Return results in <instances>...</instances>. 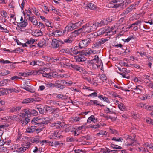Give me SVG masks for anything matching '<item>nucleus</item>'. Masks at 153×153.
Listing matches in <instances>:
<instances>
[{"instance_id":"obj_10","label":"nucleus","mask_w":153,"mask_h":153,"mask_svg":"<svg viewBox=\"0 0 153 153\" xmlns=\"http://www.w3.org/2000/svg\"><path fill=\"white\" fill-rule=\"evenodd\" d=\"M74 59L76 60V61L78 62L84 61L86 59V58L84 56L82 53L75 56Z\"/></svg>"},{"instance_id":"obj_52","label":"nucleus","mask_w":153,"mask_h":153,"mask_svg":"<svg viewBox=\"0 0 153 153\" xmlns=\"http://www.w3.org/2000/svg\"><path fill=\"white\" fill-rule=\"evenodd\" d=\"M83 78L84 79L87 81L89 83H91V80L89 77H86L83 76Z\"/></svg>"},{"instance_id":"obj_62","label":"nucleus","mask_w":153,"mask_h":153,"mask_svg":"<svg viewBox=\"0 0 153 153\" xmlns=\"http://www.w3.org/2000/svg\"><path fill=\"white\" fill-rule=\"evenodd\" d=\"M78 31H77L76 30L72 32L71 33V35L72 36L76 37L78 36L79 34H78Z\"/></svg>"},{"instance_id":"obj_17","label":"nucleus","mask_w":153,"mask_h":153,"mask_svg":"<svg viewBox=\"0 0 153 153\" xmlns=\"http://www.w3.org/2000/svg\"><path fill=\"white\" fill-rule=\"evenodd\" d=\"M32 34L35 36H39L42 35V32L40 30H36L32 32Z\"/></svg>"},{"instance_id":"obj_26","label":"nucleus","mask_w":153,"mask_h":153,"mask_svg":"<svg viewBox=\"0 0 153 153\" xmlns=\"http://www.w3.org/2000/svg\"><path fill=\"white\" fill-rule=\"evenodd\" d=\"M19 24L20 25V27H25L28 25V22L26 19H25L22 22L19 23Z\"/></svg>"},{"instance_id":"obj_49","label":"nucleus","mask_w":153,"mask_h":153,"mask_svg":"<svg viewBox=\"0 0 153 153\" xmlns=\"http://www.w3.org/2000/svg\"><path fill=\"white\" fill-rule=\"evenodd\" d=\"M100 116H101L103 117H104L106 118L107 120H108L109 118L111 119V116H108V115L104 114L103 113H101L100 114Z\"/></svg>"},{"instance_id":"obj_15","label":"nucleus","mask_w":153,"mask_h":153,"mask_svg":"<svg viewBox=\"0 0 153 153\" xmlns=\"http://www.w3.org/2000/svg\"><path fill=\"white\" fill-rule=\"evenodd\" d=\"M87 66L88 68L94 70L97 67V65L94 63L92 61H91L87 62Z\"/></svg>"},{"instance_id":"obj_6","label":"nucleus","mask_w":153,"mask_h":153,"mask_svg":"<svg viewBox=\"0 0 153 153\" xmlns=\"http://www.w3.org/2000/svg\"><path fill=\"white\" fill-rule=\"evenodd\" d=\"M39 120L38 117H36L34 118L31 121V123L33 125L36 124L41 125L44 124L46 125L48 124L49 122V120H46L42 121L41 122H39Z\"/></svg>"},{"instance_id":"obj_12","label":"nucleus","mask_w":153,"mask_h":153,"mask_svg":"<svg viewBox=\"0 0 153 153\" xmlns=\"http://www.w3.org/2000/svg\"><path fill=\"white\" fill-rule=\"evenodd\" d=\"M72 48H65L61 49L59 51V53L63 55L65 53L69 54L71 53Z\"/></svg>"},{"instance_id":"obj_16","label":"nucleus","mask_w":153,"mask_h":153,"mask_svg":"<svg viewBox=\"0 0 153 153\" xmlns=\"http://www.w3.org/2000/svg\"><path fill=\"white\" fill-rule=\"evenodd\" d=\"M82 23L80 22H77L74 23H72L71 25L70 26L71 28L72 29H75L78 27L82 25Z\"/></svg>"},{"instance_id":"obj_24","label":"nucleus","mask_w":153,"mask_h":153,"mask_svg":"<svg viewBox=\"0 0 153 153\" xmlns=\"http://www.w3.org/2000/svg\"><path fill=\"white\" fill-rule=\"evenodd\" d=\"M21 109V107L19 106L13 107L10 109L9 111L12 113L17 112L19 111Z\"/></svg>"},{"instance_id":"obj_48","label":"nucleus","mask_w":153,"mask_h":153,"mask_svg":"<svg viewBox=\"0 0 153 153\" xmlns=\"http://www.w3.org/2000/svg\"><path fill=\"white\" fill-rule=\"evenodd\" d=\"M57 111H59L58 108H53L52 113H53L54 114H55L54 115V117H57L59 115V114H56V113H57Z\"/></svg>"},{"instance_id":"obj_50","label":"nucleus","mask_w":153,"mask_h":153,"mask_svg":"<svg viewBox=\"0 0 153 153\" xmlns=\"http://www.w3.org/2000/svg\"><path fill=\"white\" fill-rule=\"evenodd\" d=\"M53 108H52L51 107H46L45 108V111L46 112L47 111H50L52 113Z\"/></svg>"},{"instance_id":"obj_43","label":"nucleus","mask_w":153,"mask_h":153,"mask_svg":"<svg viewBox=\"0 0 153 153\" xmlns=\"http://www.w3.org/2000/svg\"><path fill=\"white\" fill-rule=\"evenodd\" d=\"M101 46L99 42L98 41L97 42H96L94 45L93 48H98Z\"/></svg>"},{"instance_id":"obj_38","label":"nucleus","mask_w":153,"mask_h":153,"mask_svg":"<svg viewBox=\"0 0 153 153\" xmlns=\"http://www.w3.org/2000/svg\"><path fill=\"white\" fill-rule=\"evenodd\" d=\"M126 140L128 141L131 142H135L134 141V138H133L131 136L128 135L126 136Z\"/></svg>"},{"instance_id":"obj_47","label":"nucleus","mask_w":153,"mask_h":153,"mask_svg":"<svg viewBox=\"0 0 153 153\" xmlns=\"http://www.w3.org/2000/svg\"><path fill=\"white\" fill-rule=\"evenodd\" d=\"M94 118V115H91L88 119L87 122L88 123H91L92 121H93V120Z\"/></svg>"},{"instance_id":"obj_3","label":"nucleus","mask_w":153,"mask_h":153,"mask_svg":"<svg viewBox=\"0 0 153 153\" xmlns=\"http://www.w3.org/2000/svg\"><path fill=\"white\" fill-rule=\"evenodd\" d=\"M91 41V40L89 38H88L80 41L79 43V46L80 49L87 46Z\"/></svg>"},{"instance_id":"obj_13","label":"nucleus","mask_w":153,"mask_h":153,"mask_svg":"<svg viewBox=\"0 0 153 153\" xmlns=\"http://www.w3.org/2000/svg\"><path fill=\"white\" fill-rule=\"evenodd\" d=\"M70 66H71L73 68L75 69L77 71H79L80 72L83 71L84 72V73L85 74H87L88 73L84 69L79 67L77 65H71Z\"/></svg>"},{"instance_id":"obj_20","label":"nucleus","mask_w":153,"mask_h":153,"mask_svg":"<svg viewBox=\"0 0 153 153\" xmlns=\"http://www.w3.org/2000/svg\"><path fill=\"white\" fill-rule=\"evenodd\" d=\"M29 20L34 25L36 26L38 24V22L36 19L35 16L29 17Z\"/></svg>"},{"instance_id":"obj_19","label":"nucleus","mask_w":153,"mask_h":153,"mask_svg":"<svg viewBox=\"0 0 153 153\" xmlns=\"http://www.w3.org/2000/svg\"><path fill=\"white\" fill-rule=\"evenodd\" d=\"M44 72V71L43 70H40L38 71L32 70L31 71V75L32 74L34 75H39Z\"/></svg>"},{"instance_id":"obj_55","label":"nucleus","mask_w":153,"mask_h":153,"mask_svg":"<svg viewBox=\"0 0 153 153\" xmlns=\"http://www.w3.org/2000/svg\"><path fill=\"white\" fill-rule=\"evenodd\" d=\"M134 37L132 36H130L128 37L127 39H125V42H129L130 40L131 39H134Z\"/></svg>"},{"instance_id":"obj_23","label":"nucleus","mask_w":153,"mask_h":153,"mask_svg":"<svg viewBox=\"0 0 153 153\" xmlns=\"http://www.w3.org/2000/svg\"><path fill=\"white\" fill-rule=\"evenodd\" d=\"M59 82L60 81L59 80L56 81L55 83L54 84L55 87L63 89L64 88V87L63 85L59 83Z\"/></svg>"},{"instance_id":"obj_18","label":"nucleus","mask_w":153,"mask_h":153,"mask_svg":"<svg viewBox=\"0 0 153 153\" xmlns=\"http://www.w3.org/2000/svg\"><path fill=\"white\" fill-rule=\"evenodd\" d=\"M109 19L107 18L106 19H104L102 20L100 22H99V27H101L102 26L105 25H107L110 21H108Z\"/></svg>"},{"instance_id":"obj_54","label":"nucleus","mask_w":153,"mask_h":153,"mask_svg":"<svg viewBox=\"0 0 153 153\" xmlns=\"http://www.w3.org/2000/svg\"><path fill=\"white\" fill-rule=\"evenodd\" d=\"M137 143L136 142H131V143L127 142L126 143V145L128 146H134L136 145Z\"/></svg>"},{"instance_id":"obj_7","label":"nucleus","mask_w":153,"mask_h":153,"mask_svg":"<svg viewBox=\"0 0 153 153\" xmlns=\"http://www.w3.org/2000/svg\"><path fill=\"white\" fill-rule=\"evenodd\" d=\"M143 87L141 85H137L135 87H132L131 91L137 94H141L143 90Z\"/></svg>"},{"instance_id":"obj_44","label":"nucleus","mask_w":153,"mask_h":153,"mask_svg":"<svg viewBox=\"0 0 153 153\" xmlns=\"http://www.w3.org/2000/svg\"><path fill=\"white\" fill-rule=\"evenodd\" d=\"M146 108H145V109L149 111H151L153 110V105L152 106L148 105L146 104Z\"/></svg>"},{"instance_id":"obj_56","label":"nucleus","mask_w":153,"mask_h":153,"mask_svg":"<svg viewBox=\"0 0 153 153\" xmlns=\"http://www.w3.org/2000/svg\"><path fill=\"white\" fill-rule=\"evenodd\" d=\"M112 140L116 141L122 142V140H123V139L121 138H116V137H114L112 139Z\"/></svg>"},{"instance_id":"obj_22","label":"nucleus","mask_w":153,"mask_h":153,"mask_svg":"<svg viewBox=\"0 0 153 153\" xmlns=\"http://www.w3.org/2000/svg\"><path fill=\"white\" fill-rule=\"evenodd\" d=\"M45 85L47 89H52L55 87V85L54 83H52L49 82H47L45 83Z\"/></svg>"},{"instance_id":"obj_25","label":"nucleus","mask_w":153,"mask_h":153,"mask_svg":"<svg viewBox=\"0 0 153 153\" xmlns=\"http://www.w3.org/2000/svg\"><path fill=\"white\" fill-rule=\"evenodd\" d=\"M35 109H37L38 111H39V113L40 114H44L45 113V107H44L42 108L39 107V106L38 105V106H37L36 107Z\"/></svg>"},{"instance_id":"obj_36","label":"nucleus","mask_w":153,"mask_h":153,"mask_svg":"<svg viewBox=\"0 0 153 153\" xmlns=\"http://www.w3.org/2000/svg\"><path fill=\"white\" fill-rule=\"evenodd\" d=\"M10 72L8 70H2L1 72V74H2V76H5L8 74H10Z\"/></svg>"},{"instance_id":"obj_5","label":"nucleus","mask_w":153,"mask_h":153,"mask_svg":"<svg viewBox=\"0 0 153 153\" xmlns=\"http://www.w3.org/2000/svg\"><path fill=\"white\" fill-rule=\"evenodd\" d=\"M111 29L109 27H105L104 28L100 29L97 32V34L98 35H106L105 34L109 33Z\"/></svg>"},{"instance_id":"obj_61","label":"nucleus","mask_w":153,"mask_h":153,"mask_svg":"<svg viewBox=\"0 0 153 153\" xmlns=\"http://www.w3.org/2000/svg\"><path fill=\"white\" fill-rule=\"evenodd\" d=\"M1 15L3 17L6 18L7 16V13L6 11H1Z\"/></svg>"},{"instance_id":"obj_4","label":"nucleus","mask_w":153,"mask_h":153,"mask_svg":"<svg viewBox=\"0 0 153 153\" xmlns=\"http://www.w3.org/2000/svg\"><path fill=\"white\" fill-rule=\"evenodd\" d=\"M63 132L62 131H56L54 132L53 134L49 136L50 138L51 139H57L62 138L63 136L61 134Z\"/></svg>"},{"instance_id":"obj_41","label":"nucleus","mask_w":153,"mask_h":153,"mask_svg":"<svg viewBox=\"0 0 153 153\" xmlns=\"http://www.w3.org/2000/svg\"><path fill=\"white\" fill-rule=\"evenodd\" d=\"M73 130V128L72 126H69L66 128L65 130V132H72L74 131Z\"/></svg>"},{"instance_id":"obj_42","label":"nucleus","mask_w":153,"mask_h":153,"mask_svg":"<svg viewBox=\"0 0 153 153\" xmlns=\"http://www.w3.org/2000/svg\"><path fill=\"white\" fill-rule=\"evenodd\" d=\"M104 111L106 114H113L114 113L113 111H111V110L108 107H106L104 109Z\"/></svg>"},{"instance_id":"obj_1","label":"nucleus","mask_w":153,"mask_h":153,"mask_svg":"<svg viewBox=\"0 0 153 153\" xmlns=\"http://www.w3.org/2000/svg\"><path fill=\"white\" fill-rule=\"evenodd\" d=\"M91 61H92L94 63H97L96 64L97 65V68H100L101 70H102L103 68V65L102 61L101 59L99 58L98 55H95L94 56V59Z\"/></svg>"},{"instance_id":"obj_46","label":"nucleus","mask_w":153,"mask_h":153,"mask_svg":"<svg viewBox=\"0 0 153 153\" xmlns=\"http://www.w3.org/2000/svg\"><path fill=\"white\" fill-rule=\"evenodd\" d=\"M119 108L122 111H124L125 110V107L122 103L118 105Z\"/></svg>"},{"instance_id":"obj_2","label":"nucleus","mask_w":153,"mask_h":153,"mask_svg":"<svg viewBox=\"0 0 153 153\" xmlns=\"http://www.w3.org/2000/svg\"><path fill=\"white\" fill-rule=\"evenodd\" d=\"M64 42L61 40H57L56 39H53L51 42L52 47L54 49L58 48L60 45L64 44Z\"/></svg>"},{"instance_id":"obj_58","label":"nucleus","mask_w":153,"mask_h":153,"mask_svg":"<svg viewBox=\"0 0 153 153\" xmlns=\"http://www.w3.org/2000/svg\"><path fill=\"white\" fill-rule=\"evenodd\" d=\"M88 97H96L97 96V93L96 92H94L88 95Z\"/></svg>"},{"instance_id":"obj_39","label":"nucleus","mask_w":153,"mask_h":153,"mask_svg":"<svg viewBox=\"0 0 153 153\" xmlns=\"http://www.w3.org/2000/svg\"><path fill=\"white\" fill-rule=\"evenodd\" d=\"M108 40L107 39L102 38L99 39L98 41L101 45L102 44H104L106 41H108Z\"/></svg>"},{"instance_id":"obj_64","label":"nucleus","mask_w":153,"mask_h":153,"mask_svg":"<svg viewBox=\"0 0 153 153\" xmlns=\"http://www.w3.org/2000/svg\"><path fill=\"white\" fill-rule=\"evenodd\" d=\"M37 45L39 47H43V45H44V42L40 41L38 43Z\"/></svg>"},{"instance_id":"obj_32","label":"nucleus","mask_w":153,"mask_h":153,"mask_svg":"<svg viewBox=\"0 0 153 153\" xmlns=\"http://www.w3.org/2000/svg\"><path fill=\"white\" fill-rule=\"evenodd\" d=\"M146 103H143V102H141L137 103V106L139 108H143L145 109L146 108Z\"/></svg>"},{"instance_id":"obj_37","label":"nucleus","mask_w":153,"mask_h":153,"mask_svg":"<svg viewBox=\"0 0 153 153\" xmlns=\"http://www.w3.org/2000/svg\"><path fill=\"white\" fill-rule=\"evenodd\" d=\"M141 22L140 21H137L135 23H133L130 26H129L126 28V29H129L130 28L133 27L135 25H138Z\"/></svg>"},{"instance_id":"obj_29","label":"nucleus","mask_w":153,"mask_h":153,"mask_svg":"<svg viewBox=\"0 0 153 153\" xmlns=\"http://www.w3.org/2000/svg\"><path fill=\"white\" fill-rule=\"evenodd\" d=\"M94 51H93L92 50L90 49V50H89L88 51H83L82 52V54L84 55H85L86 56H89L90 54H92L93 53Z\"/></svg>"},{"instance_id":"obj_59","label":"nucleus","mask_w":153,"mask_h":153,"mask_svg":"<svg viewBox=\"0 0 153 153\" xmlns=\"http://www.w3.org/2000/svg\"><path fill=\"white\" fill-rule=\"evenodd\" d=\"M34 42V39L32 38H31L30 40H28L27 42L26 43L29 44H31L33 43Z\"/></svg>"},{"instance_id":"obj_31","label":"nucleus","mask_w":153,"mask_h":153,"mask_svg":"<svg viewBox=\"0 0 153 153\" xmlns=\"http://www.w3.org/2000/svg\"><path fill=\"white\" fill-rule=\"evenodd\" d=\"M73 41V38L71 36H70L64 40V42L66 43H71Z\"/></svg>"},{"instance_id":"obj_57","label":"nucleus","mask_w":153,"mask_h":153,"mask_svg":"<svg viewBox=\"0 0 153 153\" xmlns=\"http://www.w3.org/2000/svg\"><path fill=\"white\" fill-rule=\"evenodd\" d=\"M106 76L105 75L102 74L101 76L100 79L102 80V81L104 82V81L106 80Z\"/></svg>"},{"instance_id":"obj_27","label":"nucleus","mask_w":153,"mask_h":153,"mask_svg":"<svg viewBox=\"0 0 153 153\" xmlns=\"http://www.w3.org/2000/svg\"><path fill=\"white\" fill-rule=\"evenodd\" d=\"M59 123H60L59 121H57L54 123L51 124L50 126L52 127H55V128H59Z\"/></svg>"},{"instance_id":"obj_34","label":"nucleus","mask_w":153,"mask_h":153,"mask_svg":"<svg viewBox=\"0 0 153 153\" xmlns=\"http://www.w3.org/2000/svg\"><path fill=\"white\" fill-rule=\"evenodd\" d=\"M0 152L3 153H7L8 149L6 147H0Z\"/></svg>"},{"instance_id":"obj_14","label":"nucleus","mask_w":153,"mask_h":153,"mask_svg":"<svg viewBox=\"0 0 153 153\" xmlns=\"http://www.w3.org/2000/svg\"><path fill=\"white\" fill-rule=\"evenodd\" d=\"M30 145V143L29 142H27L25 146H22L19 148H18V151L20 152H23L29 147Z\"/></svg>"},{"instance_id":"obj_8","label":"nucleus","mask_w":153,"mask_h":153,"mask_svg":"<svg viewBox=\"0 0 153 153\" xmlns=\"http://www.w3.org/2000/svg\"><path fill=\"white\" fill-rule=\"evenodd\" d=\"M93 31H95L97 28L99 27V22L94 21H91L88 22Z\"/></svg>"},{"instance_id":"obj_63","label":"nucleus","mask_w":153,"mask_h":153,"mask_svg":"<svg viewBox=\"0 0 153 153\" xmlns=\"http://www.w3.org/2000/svg\"><path fill=\"white\" fill-rule=\"evenodd\" d=\"M42 58H44L47 61H49L50 60H51V58L47 56H42Z\"/></svg>"},{"instance_id":"obj_9","label":"nucleus","mask_w":153,"mask_h":153,"mask_svg":"<svg viewBox=\"0 0 153 153\" xmlns=\"http://www.w3.org/2000/svg\"><path fill=\"white\" fill-rule=\"evenodd\" d=\"M88 25L89 24L88 22L82 27V31L83 32L88 33L93 31L90 26Z\"/></svg>"},{"instance_id":"obj_33","label":"nucleus","mask_w":153,"mask_h":153,"mask_svg":"<svg viewBox=\"0 0 153 153\" xmlns=\"http://www.w3.org/2000/svg\"><path fill=\"white\" fill-rule=\"evenodd\" d=\"M10 80L9 79H4L0 82V86H3L5 85L8 82H10Z\"/></svg>"},{"instance_id":"obj_51","label":"nucleus","mask_w":153,"mask_h":153,"mask_svg":"<svg viewBox=\"0 0 153 153\" xmlns=\"http://www.w3.org/2000/svg\"><path fill=\"white\" fill-rule=\"evenodd\" d=\"M138 4V2H137L136 3H134L133 4H132V5H131L129 7V8H131V10H133V9H135L136 8L135 7L136 6H137Z\"/></svg>"},{"instance_id":"obj_40","label":"nucleus","mask_w":153,"mask_h":153,"mask_svg":"<svg viewBox=\"0 0 153 153\" xmlns=\"http://www.w3.org/2000/svg\"><path fill=\"white\" fill-rule=\"evenodd\" d=\"M30 116L32 115L33 116H36L38 114V112L37 111L34 109L30 110Z\"/></svg>"},{"instance_id":"obj_35","label":"nucleus","mask_w":153,"mask_h":153,"mask_svg":"<svg viewBox=\"0 0 153 153\" xmlns=\"http://www.w3.org/2000/svg\"><path fill=\"white\" fill-rule=\"evenodd\" d=\"M88 7L91 10H96V6L95 5L91 3H90L88 4Z\"/></svg>"},{"instance_id":"obj_21","label":"nucleus","mask_w":153,"mask_h":153,"mask_svg":"<svg viewBox=\"0 0 153 153\" xmlns=\"http://www.w3.org/2000/svg\"><path fill=\"white\" fill-rule=\"evenodd\" d=\"M131 9V8H130L129 7L126 8L120 14V16H123L126 15L128 13L132 11Z\"/></svg>"},{"instance_id":"obj_60","label":"nucleus","mask_w":153,"mask_h":153,"mask_svg":"<svg viewBox=\"0 0 153 153\" xmlns=\"http://www.w3.org/2000/svg\"><path fill=\"white\" fill-rule=\"evenodd\" d=\"M80 52V51H77V50H73L72 49V50H71V53H72L74 55H76L79 53Z\"/></svg>"},{"instance_id":"obj_45","label":"nucleus","mask_w":153,"mask_h":153,"mask_svg":"<svg viewBox=\"0 0 153 153\" xmlns=\"http://www.w3.org/2000/svg\"><path fill=\"white\" fill-rule=\"evenodd\" d=\"M23 111L26 116H28V115L30 116V110L29 111V110L27 109H24Z\"/></svg>"},{"instance_id":"obj_53","label":"nucleus","mask_w":153,"mask_h":153,"mask_svg":"<svg viewBox=\"0 0 153 153\" xmlns=\"http://www.w3.org/2000/svg\"><path fill=\"white\" fill-rule=\"evenodd\" d=\"M49 74H50L51 78L52 77H55L58 76L57 74L55 72H51Z\"/></svg>"},{"instance_id":"obj_30","label":"nucleus","mask_w":153,"mask_h":153,"mask_svg":"<svg viewBox=\"0 0 153 153\" xmlns=\"http://www.w3.org/2000/svg\"><path fill=\"white\" fill-rule=\"evenodd\" d=\"M98 102L97 100H90V102H88V105H99V103H98Z\"/></svg>"},{"instance_id":"obj_11","label":"nucleus","mask_w":153,"mask_h":153,"mask_svg":"<svg viewBox=\"0 0 153 153\" xmlns=\"http://www.w3.org/2000/svg\"><path fill=\"white\" fill-rule=\"evenodd\" d=\"M39 99V98H38L37 99H36V98H28L25 99L22 101V103L23 104H27L29 103L32 102L33 101H38L40 100V99Z\"/></svg>"},{"instance_id":"obj_28","label":"nucleus","mask_w":153,"mask_h":153,"mask_svg":"<svg viewBox=\"0 0 153 153\" xmlns=\"http://www.w3.org/2000/svg\"><path fill=\"white\" fill-rule=\"evenodd\" d=\"M36 128V126H32L30 128H27V129L26 131L28 133H33V132L35 131Z\"/></svg>"}]
</instances>
